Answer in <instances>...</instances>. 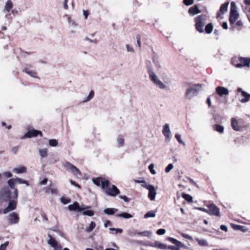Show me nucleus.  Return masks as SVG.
Returning a JSON list of instances; mask_svg holds the SVG:
<instances>
[{
	"instance_id": "1",
	"label": "nucleus",
	"mask_w": 250,
	"mask_h": 250,
	"mask_svg": "<svg viewBox=\"0 0 250 250\" xmlns=\"http://www.w3.org/2000/svg\"><path fill=\"white\" fill-rule=\"evenodd\" d=\"M110 182L108 180L102 181V188L104 189L105 193L108 196L114 197L120 193L119 189L114 185L109 187Z\"/></svg>"
},
{
	"instance_id": "2",
	"label": "nucleus",
	"mask_w": 250,
	"mask_h": 250,
	"mask_svg": "<svg viewBox=\"0 0 250 250\" xmlns=\"http://www.w3.org/2000/svg\"><path fill=\"white\" fill-rule=\"evenodd\" d=\"M202 84H194L191 85L186 91L185 98L187 100H191L193 97L198 95L202 90Z\"/></svg>"
},
{
	"instance_id": "3",
	"label": "nucleus",
	"mask_w": 250,
	"mask_h": 250,
	"mask_svg": "<svg viewBox=\"0 0 250 250\" xmlns=\"http://www.w3.org/2000/svg\"><path fill=\"white\" fill-rule=\"evenodd\" d=\"M149 78L150 80L157 87L161 89H164L167 88V86L160 80L157 75L151 68L147 69Z\"/></svg>"
},
{
	"instance_id": "4",
	"label": "nucleus",
	"mask_w": 250,
	"mask_h": 250,
	"mask_svg": "<svg viewBox=\"0 0 250 250\" xmlns=\"http://www.w3.org/2000/svg\"><path fill=\"white\" fill-rule=\"evenodd\" d=\"M17 198L18 190L17 189H16L14 190V197L12 198V200L8 201L9 203L7 207L2 210L3 213L6 214L8 212L14 210L16 208L17 203Z\"/></svg>"
},
{
	"instance_id": "5",
	"label": "nucleus",
	"mask_w": 250,
	"mask_h": 250,
	"mask_svg": "<svg viewBox=\"0 0 250 250\" xmlns=\"http://www.w3.org/2000/svg\"><path fill=\"white\" fill-rule=\"evenodd\" d=\"M14 195L12 196V193L8 187H2L0 191V202H8L12 200Z\"/></svg>"
},
{
	"instance_id": "6",
	"label": "nucleus",
	"mask_w": 250,
	"mask_h": 250,
	"mask_svg": "<svg viewBox=\"0 0 250 250\" xmlns=\"http://www.w3.org/2000/svg\"><path fill=\"white\" fill-rule=\"evenodd\" d=\"M206 16L205 15H200L195 19L196 28L200 33L204 32L203 27L206 23Z\"/></svg>"
},
{
	"instance_id": "7",
	"label": "nucleus",
	"mask_w": 250,
	"mask_h": 250,
	"mask_svg": "<svg viewBox=\"0 0 250 250\" xmlns=\"http://www.w3.org/2000/svg\"><path fill=\"white\" fill-rule=\"evenodd\" d=\"M238 18L239 14L237 11L236 4L234 2H232L231 3L229 21L231 24H233Z\"/></svg>"
},
{
	"instance_id": "8",
	"label": "nucleus",
	"mask_w": 250,
	"mask_h": 250,
	"mask_svg": "<svg viewBox=\"0 0 250 250\" xmlns=\"http://www.w3.org/2000/svg\"><path fill=\"white\" fill-rule=\"evenodd\" d=\"M167 240L174 244L175 245L167 246V249L170 250H180L181 248H187V247L181 242L173 238L168 237L167 238Z\"/></svg>"
},
{
	"instance_id": "9",
	"label": "nucleus",
	"mask_w": 250,
	"mask_h": 250,
	"mask_svg": "<svg viewBox=\"0 0 250 250\" xmlns=\"http://www.w3.org/2000/svg\"><path fill=\"white\" fill-rule=\"evenodd\" d=\"M142 187L148 189L149 191L148 197L151 201H154L156 196V190L155 187L152 185H149L145 184V185H142Z\"/></svg>"
},
{
	"instance_id": "10",
	"label": "nucleus",
	"mask_w": 250,
	"mask_h": 250,
	"mask_svg": "<svg viewBox=\"0 0 250 250\" xmlns=\"http://www.w3.org/2000/svg\"><path fill=\"white\" fill-rule=\"evenodd\" d=\"M27 132L21 137V139L23 140L26 138H30L33 137H36L38 135L42 136V133L41 131L30 129L29 126L27 127Z\"/></svg>"
},
{
	"instance_id": "11",
	"label": "nucleus",
	"mask_w": 250,
	"mask_h": 250,
	"mask_svg": "<svg viewBox=\"0 0 250 250\" xmlns=\"http://www.w3.org/2000/svg\"><path fill=\"white\" fill-rule=\"evenodd\" d=\"M63 166L66 170L71 172L75 175L81 174L79 169L75 166L68 162H64L63 163Z\"/></svg>"
},
{
	"instance_id": "12",
	"label": "nucleus",
	"mask_w": 250,
	"mask_h": 250,
	"mask_svg": "<svg viewBox=\"0 0 250 250\" xmlns=\"http://www.w3.org/2000/svg\"><path fill=\"white\" fill-rule=\"evenodd\" d=\"M239 61L240 63L234 64V60H232L231 62L235 67L238 68L243 66H247L249 67L250 66V58H243L240 57L239 58Z\"/></svg>"
},
{
	"instance_id": "13",
	"label": "nucleus",
	"mask_w": 250,
	"mask_h": 250,
	"mask_svg": "<svg viewBox=\"0 0 250 250\" xmlns=\"http://www.w3.org/2000/svg\"><path fill=\"white\" fill-rule=\"evenodd\" d=\"M162 133L165 137V141L167 142H170L172 138V133L168 124H166L164 125Z\"/></svg>"
},
{
	"instance_id": "14",
	"label": "nucleus",
	"mask_w": 250,
	"mask_h": 250,
	"mask_svg": "<svg viewBox=\"0 0 250 250\" xmlns=\"http://www.w3.org/2000/svg\"><path fill=\"white\" fill-rule=\"evenodd\" d=\"M48 239L47 240V243L54 249V250H61L62 247L59 245L58 242L52 237L50 234H48Z\"/></svg>"
},
{
	"instance_id": "15",
	"label": "nucleus",
	"mask_w": 250,
	"mask_h": 250,
	"mask_svg": "<svg viewBox=\"0 0 250 250\" xmlns=\"http://www.w3.org/2000/svg\"><path fill=\"white\" fill-rule=\"evenodd\" d=\"M208 214L211 215L220 216L219 208L214 204H211L208 206Z\"/></svg>"
},
{
	"instance_id": "16",
	"label": "nucleus",
	"mask_w": 250,
	"mask_h": 250,
	"mask_svg": "<svg viewBox=\"0 0 250 250\" xmlns=\"http://www.w3.org/2000/svg\"><path fill=\"white\" fill-rule=\"evenodd\" d=\"M90 207L86 206L85 207H80L79 204L77 202L74 203L73 204L70 205L68 206V208L70 211H75L77 210L79 211H81L84 210L86 208H89Z\"/></svg>"
},
{
	"instance_id": "17",
	"label": "nucleus",
	"mask_w": 250,
	"mask_h": 250,
	"mask_svg": "<svg viewBox=\"0 0 250 250\" xmlns=\"http://www.w3.org/2000/svg\"><path fill=\"white\" fill-rule=\"evenodd\" d=\"M19 217L17 213L13 212L9 214L8 222L10 224H15L18 223Z\"/></svg>"
},
{
	"instance_id": "18",
	"label": "nucleus",
	"mask_w": 250,
	"mask_h": 250,
	"mask_svg": "<svg viewBox=\"0 0 250 250\" xmlns=\"http://www.w3.org/2000/svg\"><path fill=\"white\" fill-rule=\"evenodd\" d=\"M216 92L220 97H223L224 95H228L229 93L228 89L223 86L217 87L216 88Z\"/></svg>"
},
{
	"instance_id": "19",
	"label": "nucleus",
	"mask_w": 250,
	"mask_h": 250,
	"mask_svg": "<svg viewBox=\"0 0 250 250\" xmlns=\"http://www.w3.org/2000/svg\"><path fill=\"white\" fill-rule=\"evenodd\" d=\"M237 92L241 93L242 96L244 97V98H243L240 100V101L242 103H245L249 101V100L250 99V94L243 91V89L240 87L237 88Z\"/></svg>"
},
{
	"instance_id": "20",
	"label": "nucleus",
	"mask_w": 250,
	"mask_h": 250,
	"mask_svg": "<svg viewBox=\"0 0 250 250\" xmlns=\"http://www.w3.org/2000/svg\"><path fill=\"white\" fill-rule=\"evenodd\" d=\"M13 7V3L11 0H7L5 4L3 9V12L4 13H8L10 11Z\"/></svg>"
},
{
	"instance_id": "21",
	"label": "nucleus",
	"mask_w": 250,
	"mask_h": 250,
	"mask_svg": "<svg viewBox=\"0 0 250 250\" xmlns=\"http://www.w3.org/2000/svg\"><path fill=\"white\" fill-rule=\"evenodd\" d=\"M13 171L17 174L23 173L26 172V168L24 166H20L14 168Z\"/></svg>"
},
{
	"instance_id": "22",
	"label": "nucleus",
	"mask_w": 250,
	"mask_h": 250,
	"mask_svg": "<svg viewBox=\"0 0 250 250\" xmlns=\"http://www.w3.org/2000/svg\"><path fill=\"white\" fill-rule=\"evenodd\" d=\"M188 13L191 15H194L198 13H201V11L199 9L198 7L196 5L190 7L188 10Z\"/></svg>"
},
{
	"instance_id": "23",
	"label": "nucleus",
	"mask_w": 250,
	"mask_h": 250,
	"mask_svg": "<svg viewBox=\"0 0 250 250\" xmlns=\"http://www.w3.org/2000/svg\"><path fill=\"white\" fill-rule=\"evenodd\" d=\"M231 125L232 128L235 131H239L240 127L238 125V122L235 118H232L231 121Z\"/></svg>"
},
{
	"instance_id": "24",
	"label": "nucleus",
	"mask_w": 250,
	"mask_h": 250,
	"mask_svg": "<svg viewBox=\"0 0 250 250\" xmlns=\"http://www.w3.org/2000/svg\"><path fill=\"white\" fill-rule=\"evenodd\" d=\"M125 139L123 135H119L117 137V144L118 147H122L124 146Z\"/></svg>"
},
{
	"instance_id": "25",
	"label": "nucleus",
	"mask_w": 250,
	"mask_h": 250,
	"mask_svg": "<svg viewBox=\"0 0 250 250\" xmlns=\"http://www.w3.org/2000/svg\"><path fill=\"white\" fill-rule=\"evenodd\" d=\"M118 211V209L114 208H107L104 210V212L107 215H113Z\"/></svg>"
},
{
	"instance_id": "26",
	"label": "nucleus",
	"mask_w": 250,
	"mask_h": 250,
	"mask_svg": "<svg viewBox=\"0 0 250 250\" xmlns=\"http://www.w3.org/2000/svg\"><path fill=\"white\" fill-rule=\"evenodd\" d=\"M23 71L33 78H38L37 77V73L35 71L30 70L28 69V68H24V70H23Z\"/></svg>"
},
{
	"instance_id": "27",
	"label": "nucleus",
	"mask_w": 250,
	"mask_h": 250,
	"mask_svg": "<svg viewBox=\"0 0 250 250\" xmlns=\"http://www.w3.org/2000/svg\"><path fill=\"white\" fill-rule=\"evenodd\" d=\"M105 180L101 177H98L96 178H92V182L93 183L98 187H102V181H104Z\"/></svg>"
},
{
	"instance_id": "28",
	"label": "nucleus",
	"mask_w": 250,
	"mask_h": 250,
	"mask_svg": "<svg viewBox=\"0 0 250 250\" xmlns=\"http://www.w3.org/2000/svg\"><path fill=\"white\" fill-rule=\"evenodd\" d=\"M40 156L41 158L47 157L48 155V151L46 148L40 149L39 150Z\"/></svg>"
},
{
	"instance_id": "29",
	"label": "nucleus",
	"mask_w": 250,
	"mask_h": 250,
	"mask_svg": "<svg viewBox=\"0 0 250 250\" xmlns=\"http://www.w3.org/2000/svg\"><path fill=\"white\" fill-rule=\"evenodd\" d=\"M233 228L235 230H239L243 232H246L248 230L246 227L239 225H233Z\"/></svg>"
},
{
	"instance_id": "30",
	"label": "nucleus",
	"mask_w": 250,
	"mask_h": 250,
	"mask_svg": "<svg viewBox=\"0 0 250 250\" xmlns=\"http://www.w3.org/2000/svg\"><path fill=\"white\" fill-rule=\"evenodd\" d=\"M116 216L125 219H128L132 217V215L131 214L126 212H122L121 213L117 214Z\"/></svg>"
},
{
	"instance_id": "31",
	"label": "nucleus",
	"mask_w": 250,
	"mask_h": 250,
	"mask_svg": "<svg viewBox=\"0 0 250 250\" xmlns=\"http://www.w3.org/2000/svg\"><path fill=\"white\" fill-rule=\"evenodd\" d=\"M229 4V2H227L225 3L222 4L220 8V12H221L222 13H224L225 12H227L228 10Z\"/></svg>"
},
{
	"instance_id": "32",
	"label": "nucleus",
	"mask_w": 250,
	"mask_h": 250,
	"mask_svg": "<svg viewBox=\"0 0 250 250\" xmlns=\"http://www.w3.org/2000/svg\"><path fill=\"white\" fill-rule=\"evenodd\" d=\"M16 183V181H15V178H11L8 181V184L9 186V187L12 189H16V188H15V186Z\"/></svg>"
},
{
	"instance_id": "33",
	"label": "nucleus",
	"mask_w": 250,
	"mask_h": 250,
	"mask_svg": "<svg viewBox=\"0 0 250 250\" xmlns=\"http://www.w3.org/2000/svg\"><path fill=\"white\" fill-rule=\"evenodd\" d=\"M213 28V27L212 23H208L206 25L205 31L207 34H210L212 32Z\"/></svg>"
},
{
	"instance_id": "34",
	"label": "nucleus",
	"mask_w": 250,
	"mask_h": 250,
	"mask_svg": "<svg viewBox=\"0 0 250 250\" xmlns=\"http://www.w3.org/2000/svg\"><path fill=\"white\" fill-rule=\"evenodd\" d=\"M156 216V211L154 210H150L146 212L144 215L145 218H148L149 217H155Z\"/></svg>"
},
{
	"instance_id": "35",
	"label": "nucleus",
	"mask_w": 250,
	"mask_h": 250,
	"mask_svg": "<svg viewBox=\"0 0 250 250\" xmlns=\"http://www.w3.org/2000/svg\"><path fill=\"white\" fill-rule=\"evenodd\" d=\"M44 190L46 193L50 192L52 194H57L58 193L57 189L55 188L47 187L44 188Z\"/></svg>"
},
{
	"instance_id": "36",
	"label": "nucleus",
	"mask_w": 250,
	"mask_h": 250,
	"mask_svg": "<svg viewBox=\"0 0 250 250\" xmlns=\"http://www.w3.org/2000/svg\"><path fill=\"white\" fill-rule=\"evenodd\" d=\"M94 92L93 91V90H91L88 95L83 100V103H85V102H88L90 100H91L94 97Z\"/></svg>"
},
{
	"instance_id": "37",
	"label": "nucleus",
	"mask_w": 250,
	"mask_h": 250,
	"mask_svg": "<svg viewBox=\"0 0 250 250\" xmlns=\"http://www.w3.org/2000/svg\"><path fill=\"white\" fill-rule=\"evenodd\" d=\"M152 234V232L148 231V230H146L143 232H138L137 233L138 235H140L142 236H145V237H149Z\"/></svg>"
},
{
	"instance_id": "38",
	"label": "nucleus",
	"mask_w": 250,
	"mask_h": 250,
	"mask_svg": "<svg viewBox=\"0 0 250 250\" xmlns=\"http://www.w3.org/2000/svg\"><path fill=\"white\" fill-rule=\"evenodd\" d=\"M214 130L217 131V132L222 133L224 130V126L219 125H215L213 127Z\"/></svg>"
},
{
	"instance_id": "39",
	"label": "nucleus",
	"mask_w": 250,
	"mask_h": 250,
	"mask_svg": "<svg viewBox=\"0 0 250 250\" xmlns=\"http://www.w3.org/2000/svg\"><path fill=\"white\" fill-rule=\"evenodd\" d=\"M182 197L184 199H185L186 201L188 202H192L193 201L192 197L189 194L183 193L182 195Z\"/></svg>"
},
{
	"instance_id": "40",
	"label": "nucleus",
	"mask_w": 250,
	"mask_h": 250,
	"mask_svg": "<svg viewBox=\"0 0 250 250\" xmlns=\"http://www.w3.org/2000/svg\"><path fill=\"white\" fill-rule=\"evenodd\" d=\"M96 227V224L94 222H91L89 226L86 229V231L87 232H91Z\"/></svg>"
},
{
	"instance_id": "41",
	"label": "nucleus",
	"mask_w": 250,
	"mask_h": 250,
	"mask_svg": "<svg viewBox=\"0 0 250 250\" xmlns=\"http://www.w3.org/2000/svg\"><path fill=\"white\" fill-rule=\"evenodd\" d=\"M195 240L200 246H206L208 245L207 242L204 239H200L199 238H196Z\"/></svg>"
},
{
	"instance_id": "42",
	"label": "nucleus",
	"mask_w": 250,
	"mask_h": 250,
	"mask_svg": "<svg viewBox=\"0 0 250 250\" xmlns=\"http://www.w3.org/2000/svg\"><path fill=\"white\" fill-rule=\"evenodd\" d=\"M15 181H16V183L17 182L19 184H24L26 185L27 186H28L29 185L28 181H27L26 180H23V179H22L19 178H15Z\"/></svg>"
},
{
	"instance_id": "43",
	"label": "nucleus",
	"mask_w": 250,
	"mask_h": 250,
	"mask_svg": "<svg viewBox=\"0 0 250 250\" xmlns=\"http://www.w3.org/2000/svg\"><path fill=\"white\" fill-rule=\"evenodd\" d=\"M58 141L55 139H50L49 140V145L51 146H56L58 145Z\"/></svg>"
},
{
	"instance_id": "44",
	"label": "nucleus",
	"mask_w": 250,
	"mask_h": 250,
	"mask_svg": "<svg viewBox=\"0 0 250 250\" xmlns=\"http://www.w3.org/2000/svg\"><path fill=\"white\" fill-rule=\"evenodd\" d=\"M5 176L8 178L11 177L12 176V173L9 171L4 172L3 173H0V179L2 178V176Z\"/></svg>"
},
{
	"instance_id": "45",
	"label": "nucleus",
	"mask_w": 250,
	"mask_h": 250,
	"mask_svg": "<svg viewBox=\"0 0 250 250\" xmlns=\"http://www.w3.org/2000/svg\"><path fill=\"white\" fill-rule=\"evenodd\" d=\"M83 214L88 216H92L94 215V212L91 210H86L83 212Z\"/></svg>"
},
{
	"instance_id": "46",
	"label": "nucleus",
	"mask_w": 250,
	"mask_h": 250,
	"mask_svg": "<svg viewBox=\"0 0 250 250\" xmlns=\"http://www.w3.org/2000/svg\"><path fill=\"white\" fill-rule=\"evenodd\" d=\"M175 138L177 140V141L181 144H183L184 145H185V143L183 141V140L181 139V136L179 134H175Z\"/></svg>"
},
{
	"instance_id": "47",
	"label": "nucleus",
	"mask_w": 250,
	"mask_h": 250,
	"mask_svg": "<svg viewBox=\"0 0 250 250\" xmlns=\"http://www.w3.org/2000/svg\"><path fill=\"white\" fill-rule=\"evenodd\" d=\"M61 201L63 204H67L70 202V200L66 197H62L61 198Z\"/></svg>"
},
{
	"instance_id": "48",
	"label": "nucleus",
	"mask_w": 250,
	"mask_h": 250,
	"mask_svg": "<svg viewBox=\"0 0 250 250\" xmlns=\"http://www.w3.org/2000/svg\"><path fill=\"white\" fill-rule=\"evenodd\" d=\"M138 232L134 229H129L127 231V234L130 236H134L135 235H137Z\"/></svg>"
},
{
	"instance_id": "49",
	"label": "nucleus",
	"mask_w": 250,
	"mask_h": 250,
	"mask_svg": "<svg viewBox=\"0 0 250 250\" xmlns=\"http://www.w3.org/2000/svg\"><path fill=\"white\" fill-rule=\"evenodd\" d=\"M174 166L172 164H169L165 168V172L166 173L169 172L173 168Z\"/></svg>"
},
{
	"instance_id": "50",
	"label": "nucleus",
	"mask_w": 250,
	"mask_h": 250,
	"mask_svg": "<svg viewBox=\"0 0 250 250\" xmlns=\"http://www.w3.org/2000/svg\"><path fill=\"white\" fill-rule=\"evenodd\" d=\"M154 165L153 164H151L149 167H148V168L150 171V172L152 174H155L156 173L155 170L154 169Z\"/></svg>"
},
{
	"instance_id": "51",
	"label": "nucleus",
	"mask_w": 250,
	"mask_h": 250,
	"mask_svg": "<svg viewBox=\"0 0 250 250\" xmlns=\"http://www.w3.org/2000/svg\"><path fill=\"white\" fill-rule=\"evenodd\" d=\"M9 245V242L6 241L4 244H1L0 246V250H6L7 247Z\"/></svg>"
},
{
	"instance_id": "52",
	"label": "nucleus",
	"mask_w": 250,
	"mask_h": 250,
	"mask_svg": "<svg viewBox=\"0 0 250 250\" xmlns=\"http://www.w3.org/2000/svg\"><path fill=\"white\" fill-rule=\"evenodd\" d=\"M68 21L69 25H71L72 26H77V24L75 21L74 20L71 19L70 18H68Z\"/></svg>"
},
{
	"instance_id": "53",
	"label": "nucleus",
	"mask_w": 250,
	"mask_h": 250,
	"mask_svg": "<svg viewBox=\"0 0 250 250\" xmlns=\"http://www.w3.org/2000/svg\"><path fill=\"white\" fill-rule=\"evenodd\" d=\"M166 230L164 229H160L157 230V234L159 235H164L166 233Z\"/></svg>"
},
{
	"instance_id": "54",
	"label": "nucleus",
	"mask_w": 250,
	"mask_h": 250,
	"mask_svg": "<svg viewBox=\"0 0 250 250\" xmlns=\"http://www.w3.org/2000/svg\"><path fill=\"white\" fill-rule=\"evenodd\" d=\"M83 40H84V41H88V42H92V43H95V44H96V43H97V40H96V39H94V40H91V39H90L89 38H88V37H85V38H84Z\"/></svg>"
},
{
	"instance_id": "55",
	"label": "nucleus",
	"mask_w": 250,
	"mask_h": 250,
	"mask_svg": "<svg viewBox=\"0 0 250 250\" xmlns=\"http://www.w3.org/2000/svg\"><path fill=\"white\" fill-rule=\"evenodd\" d=\"M159 248L162 250H166L167 248V246L166 244L160 243L159 244Z\"/></svg>"
},
{
	"instance_id": "56",
	"label": "nucleus",
	"mask_w": 250,
	"mask_h": 250,
	"mask_svg": "<svg viewBox=\"0 0 250 250\" xmlns=\"http://www.w3.org/2000/svg\"><path fill=\"white\" fill-rule=\"evenodd\" d=\"M183 2L186 5H190L193 3V0H184Z\"/></svg>"
},
{
	"instance_id": "57",
	"label": "nucleus",
	"mask_w": 250,
	"mask_h": 250,
	"mask_svg": "<svg viewBox=\"0 0 250 250\" xmlns=\"http://www.w3.org/2000/svg\"><path fill=\"white\" fill-rule=\"evenodd\" d=\"M160 242L158 241H155L154 243H152L149 245L150 247H154V248H159V244Z\"/></svg>"
},
{
	"instance_id": "58",
	"label": "nucleus",
	"mask_w": 250,
	"mask_h": 250,
	"mask_svg": "<svg viewBox=\"0 0 250 250\" xmlns=\"http://www.w3.org/2000/svg\"><path fill=\"white\" fill-rule=\"evenodd\" d=\"M182 235L183 237H184L186 239H188L190 240H193L192 237L191 236H190V235H189L188 234L183 233V234H182Z\"/></svg>"
},
{
	"instance_id": "59",
	"label": "nucleus",
	"mask_w": 250,
	"mask_h": 250,
	"mask_svg": "<svg viewBox=\"0 0 250 250\" xmlns=\"http://www.w3.org/2000/svg\"><path fill=\"white\" fill-rule=\"evenodd\" d=\"M119 198L123 200L125 202H128L129 201V199L126 196L120 195Z\"/></svg>"
},
{
	"instance_id": "60",
	"label": "nucleus",
	"mask_w": 250,
	"mask_h": 250,
	"mask_svg": "<svg viewBox=\"0 0 250 250\" xmlns=\"http://www.w3.org/2000/svg\"><path fill=\"white\" fill-rule=\"evenodd\" d=\"M136 41H137V46L138 47H140L141 42H140V36L139 35H137L136 36Z\"/></svg>"
},
{
	"instance_id": "61",
	"label": "nucleus",
	"mask_w": 250,
	"mask_h": 250,
	"mask_svg": "<svg viewBox=\"0 0 250 250\" xmlns=\"http://www.w3.org/2000/svg\"><path fill=\"white\" fill-rule=\"evenodd\" d=\"M70 183L71 184V185H72L73 186L79 188H80V186L79 184H77L75 181H74L73 180H70Z\"/></svg>"
},
{
	"instance_id": "62",
	"label": "nucleus",
	"mask_w": 250,
	"mask_h": 250,
	"mask_svg": "<svg viewBox=\"0 0 250 250\" xmlns=\"http://www.w3.org/2000/svg\"><path fill=\"white\" fill-rule=\"evenodd\" d=\"M83 15L84 17V19H87V17L89 15V13L88 12V11L87 10H83Z\"/></svg>"
},
{
	"instance_id": "63",
	"label": "nucleus",
	"mask_w": 250,
	"mask_h": 250,
	"mask_svg": "<svg viewBox=\"0 0 250 250\" xmlns=\"http://www.w3.org/2000/svg\"><path fill=\"white\" fill-rule=\"evenodd\" d=\"M220 229H221L225 231V232H227L228 230L227 227L224 225H221Z\"/></svg>"
},
{
	"instance_id": "64",
	"label": "nucleus",
	"mask_w": 250,
	"mask_h": 250,
	"mask_svg": "<svg viewBox=\"0 0 250 250\" xmlns=\"http://www.w3.org/2000/svg\"><path fill=\"white\" fill-rule=\"evenodd\" d=\"M154 62L155 63V65L156 68H160L161 67V65L159 62L154 61Z\"/></svg>"
}]
</instances>
